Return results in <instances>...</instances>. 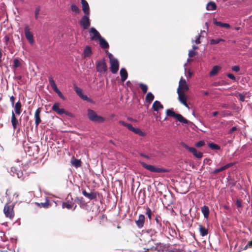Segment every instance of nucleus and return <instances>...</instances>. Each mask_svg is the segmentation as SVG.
Listing matches in <instances>:
<instances>
[{
  "label": "nucleus",
  "instance_id": "nucleus-1",
  "mask_svg": "<svg viewBox=\"0 0 252 252\" xmlns=\"http://www.w3.org/2000/svg\"><path fill=\"white\" fill-rule=\"evenodd\" d=\"M150 241H149L148 244L146 246V248H144V249L145 250V252H149L151 251V252H163L164 247V245L160 243H155L154 245L151 246L150 245Z\"/></svg>",
  "mask_w": 252,
  "mask_h": 252
},
{
  "label": "nucleus",
  "instance_id": "nucleus-2",
  "mask_svg": "<svg viewBox=\"0 0 252 252\" xmlns=\"http://www.w3.org/2000/svg\"><path fill=\"white\" fill-rule=\"evenodd\" d=\"M14 207L13 203H7L5 204L3 208V213L5 217L10 220H13L15 216Z\"/></svg>",
  "mask_w": 252,
  "mask_h": 252
},
{
  "label": "nucleus",
  "instance_id": "nucleus-3",
  "mask_svg": "<svg viewBox=\"0 0 252 252\" xmlns=\"http://www.w3.org/2000/svg\"><path fill=\"white\" fill-rule=\"evenodd\" d=\"M88 117L90 120L92 122L98 123H102L105 121V118L97 115L94 110H88Z\"/></svg>",
  "mask_w": 252,
  "mask_h": 252
},
{
  "label": "nucleus",
  "instance_id": "nucleus-4",
  "mask_svg": "<svg viewBox=\"0 0 252 252\" xmlns=\"http://www.w3.org/2000/svg\"><path fill=\"white\" fill-rule=\"evenodd\" d=\"M140 163L143 168L152 172L165 173L168 172V170L165 168L157 167L152 165L147 164L143 161H140Z\"/></svg>",
  "mask_w": 252,
  "mask_h": 252
},
{
  "label": "nucleus",
  "instance_id": "nucleus-5",
  "mask_svg": "<svg viewBox=\"0 0 252 252\" xmlns=\"http://www.w3.org/2000/svg\"><path fill=\"white\" fill-rule=\"evenodd\" d=\"M166 115L169 117H172L178 120L180 122L184 124H188L189 122L184 118L182 115L176 113L172 109H168L166 111Z\"/></svg>",
  "mask_w": 252,
  "mask_h": 252
},
{
  "label": "nucleus",
  "instance_id": "nucleus-6",
  "mask_svg": "<svg viewBox=\"0 0 252 252\" xmlns=\"http://www.w3.org/2000/svg\"><path fill=\"white\" fill-rule=\"evenodd\" d=\"M119 124L126 127L129 130L133 132L135 134H138L141 136H145L146 135L145 133L142 131L140 129L133 127L132 125L130 124L126 123L123 121H119Z\"/></svg>",
  "mask_w": 252,
  "mask_h": 252
},
{
  "label": "nucleus",
  "instance_id": "nucleus-7",
  "mask_svg": "<svg viewBox=\"0 0 252 252\" xmlns=\"http://www.w3.org/2000/svg\"><path fill=\"white\" fill-rule=\"evenodd\" d=\"M96 70L101 73L104 74L107 70V66L104 59L97 61L96 62Z\"/></svg>",
  "mask_w": 252,
  "mask_h": 252
},
{
  "label": "nucleus",
  "instance_id": "nucleus-8",
  "mask_svg": "<svg viewBox=\"0 0 252 252\" xmlns=\"http://www.w3.org/2000/svg\"><path fill=\"white\" fill-rule=\"evenodd\" d=\"M181 145L185 149L189 150L190 153H191L194 157L197 158H200L203 157V153L200 152H197L196 149L193 147H190L188 145H187L184 142H181Z\"/></svg>",
  "mask_w": 252,
  "mask_h": 252
},
{
  "label": "nucleus",
  "instance_id": "nucleus-9",
  "mask_svg": "<svg viewBox=\"0 0 252 252\" xmlns=\"http://www.w3.org/2000/svg\"><path fill=\"white\" fill-rule=\"evenodd\" d=\"M89 15V14H85L79 21V24L85 30L88 29L91 25Z\"/></svg>",
  "mask_w": 252,
  "mask_h": 252
},
{
  "label": "nucleus",
  "instance_id": "nucleus-10",
  "mask_svg": "<svg viewBox=\"0 0 252 252\" xmlns=\"http://www.w3.org/2000/svg\"><path fill=\"white\" fill-rule=\"evenodd\" d=\"M155 220L156 221V228L157 230L160 232H162L164 231L165 226L163 223L162 222V219L160 216L157 215L155 217Z\"/></svg>",
  "mask_w": 252,
  "mask_h": 252
},
{
  "label": "nucleus",
  "instance_id": "nucleus-11",
  "mask_svg": "<svg viewBox=\"0 0 252 252\" xmlns=\"http://www.w3.org/2000/svg\"><path fill=\"white\" fill-rule=\"evenodd\" d=\"M110 63V70L112 73L115 74L116 73L119 68V61L117 59L116 60H111Z\"/></svg>",
  "mask_w": 252,
  "mask_h": 252
},
{
  "label": "nucleus",
  "instance_id": "nucleus-12",
  "mask_svg": "<svg viewBox=\"0 0 252 252\" xmlns=\"http://www.w3.org/2000/svg\"><path fill=\"white\" fill-rule=\"evenodd\" d=\"M189 89V88L187 84L186 81L182 77L179 81V85L177 89V92L180 91L182 92H184L188 91Z\"/></svg>",
  "mask_w": 252,
  "mask_h": 252
},
{
  "label": "nucleus",
  "instance_id": "nucleus-13",
  "mask_svg": "<svg viewBox=\"0 0 252 252\" xmlns=\"http://www.w3.org/2000/svg\"><path fill=\"white\" fill-rule=\"evenodd\" d=\"M24 32L27 39L31 44H32L34 42L32 33L30 32L29 27L27 25L24 28Z\"/></svg>",
  "mask_w": 252,
  "mask_h": 252
},
{
  "label": "nucleus",
  "instance_id": "nucleus-14",
  "mask_svg": "<svg viewBox=\"0 0 252 252\" xmlns=\"http://www.w3.org/2000/svg\"><path fill=\"white\" fill-rule=\"evenodd\" d=\"M4 42L5 43L7 48L9 50L11 53H13V48L12 46V41L13 42V39L10 40V35L6 34L4 37Z\"/></svg>",
  "mask_w": 252,
  "mask_h": 252
},
{
  "label": "nucleus",
  "instance_id": "nucleus-15",
  "mask_svg": "<svg viewBox=\"0 0 252 252\" xmlns=\"http://www.w3.org/2000/svg\"><path fill=\"white\" fill-rule=\"evenodd\" d=\"M90 34L92 40H98L101 36L98 32L94 27L90 29Z\"/></svg>",
  "mask_w": 252,
  "mask_h": 252
},
{
  "label": "nucleus",
  "instance_id": "nucleus-16",
  "mask_svg": "<svg viewBox=\"0 0 252 252\" xmlns=\"http://www.w3.org/2000/svg\"><path fill=\"white\" fill-rule=\"evenodd\" d=\"M135 224L137 227L139 229H141L143 227L144 223L145 222V217L143 214H140L138 216L137 220H135Z\"/></svg>",
  "mask_w": 252,
  "mask_h": 252
},
{
  "label": "nucleus",
  "instance_id": "nucleus-17",
  "mask_svg": "<svg viewBox=\"0 0 252 252\" xmlns=\"http://www.w3.org/2000/svg\"><path fill=\"white\" fill-rule=\"evenodd\" d=\"M178 94V99L180 102L182 103L185 107L189 108L188 104L187 102V97L184 92H182L180 91L177 92Z\"/></svg>",
  "mask_w": 252,
  "mask_h": 252
},
{
  "label": "nucleus",
  "instance_id": "nucleus-18",
  "mask_svg": "<svg viewBox=\"0 0 252 252\" xmlns=\"http://www.w3.org/2000/svg\"><path fill=\"white\" fill-rule=\"evenodd\" d=\"M41 112V108H38L34 113V118H35V124L36 127H38L39 124L41 122V120L40 118V114Z\"/></svg>",
  "mask_w": 252,
  "mask_h": 252
},
{
  "label": "nucleus",
  "instance_id": "nucleus-19",
  "mask_svg": "<svg viewBox=\"0 0 252 252\" xmlns=\"http://www.w3.org/2000/svg\"><path fill=\"white\" fill-rule=\"evenodd\" d=\"M82 193L85 197L89 198L90 200L95 199L97 198V193L95 192H91L88 193L85 189H82Z\"/></svg>",
  "mask_w": 252,
  "mask_h": 252
},
{
  "label": "nucleus",
  "instance_id": "nucleus-20",
  "mask_svg": "<svg viewBox=\"0 0 252 252\" xmlns=\"http://www.w3.org/2000/svg\"><path fill=\"white\" fill-rule=\"evenodd\" d=\"M11 171L13 172L14 176L16 175L18 178L21 179V180H24L25 177L24 176L23 171L21 170H19L15 167H12Z\"/></svg>",
  "mask_w": 252,
  "mask_h": 252
},
{
  "label": "nucleus",
  "instance_id": "nucleus-21",
  "mask_svg": "<svg viewBox=\"0 0 252 252\" xmlns=\"http://www.w3.org/2000/svg\"><path fill=\"white\" fill-rule=\"evenodd\" d=\"M52 109L59 115H62L65 112L64 109L59 108V104L58 103H54Z\"/></svg>",
  "mask_w": 252,
  "mask_h": 252
},
{
  "label": "nucleus",
  "instance_id": "nucleus-22",
  "mask_svg": "<svg viewBox=\"0 0 252 252\" xmlns=\"http://www.w3.org/2000/svg\"><path fill=\"white\" fill-rule=\"evenodd\" d=\"M152 108L155 111L158 112V110L163 108V106L160 101L156 100L152 105Z\"/></svg>",
  "mask_w": 252,
  "mask_h": 252
},
{
  "label": "nucleus",
  "instance_id": "nucleus-23",
  "mask_svg": "<svg viewBox=\"0 0 252 252\" xmlns=\"http://www.w3.org/2000/svg\"><path fill=\"white\" fill-rule=\"evenodd\" d=\"M81 3L82 5V10L85 14H90V8L87 1L86 0H82Z\"/></svg>",
  "mask_w": 252,
  "mask_h": 252
},
{
  "label": "nucleus",
  "instance_id": "nucleus-24",
  "mask_svg": "<svg viewBox=\"0 0 252 252\" xmlns=\"http://www.w3.org/2000/svg\"><path fill=\"white\" fill-rule=\"evenodd\" d=\"M11 124L13 126V129H16L17 126V125L18 124V121L15 116V114L13 111H12V113H11Z\"/></svg>",
  "mask_w": 252,
  "mask_h": 252
},
{
  "label": "nucleus",
  "instance_id": "nucleus-25",
  "mask_svg": "<svg viewBox=\"0 0 252 252\" xmlns=\"http://www.w3.org/2000/svg\"><path fill=\"white\" fill-rule=\"evenodd\" d=\"M213 23L215 25L222 27V28H224L226 29H229L230 27V26L229 24H228L227 23H222L221 22L217 21V19L215 18L213 19Z\"/></svg>",
  "mask_w": 252,
  "mask_h": 252
},
{
  "label": "nucleus",
  "instance_id": "nucleus-26",
  "mask_svg": "<svg viewBox=\"0 0 252 252\" xmlns=\"http://www.w3.org/2000/svg\"><path fill=\"white\" fill-rule=\"evenodd\" d=\"M100 47L103 49L108 48L109 46L107 41L102 36L98 39Z\"/></svg>",
  "mask_w": 252,
  "mask_h": 252
},
{
  "label": "nucleus",
  "instance_id": "nucleus-27",
  "mask_svg": "<svg viewBox=\"0 0 252 252\" xmlns=\"http://www.w3.org/2000/svg\"><path fill=\"white\" fill-rule=\"evenodd\" d=\"M14 109L16 114L20 115L22 112V104L21 102L19 100L14 105Z\"/></svg>",
  "mask_w": 252,
  "mask_h": 252
},
{
  "label": "nucleus",
  "instance_id": "nucleus-28",
  "mask_svg": "<svg viewBox=\"0 0 252 252\" xmlns=\"http://www.w3.org/2000/svg\"><path fill=\"white\" fill-rule=\"evenodd\" d=\"M120 75L121 77L122 81V82L125 81L128 77V73L127 72L126 70L124 68H122L120 70Z\"/></svg>",
  "mask_w": 252,
  "mask_h": 252
},
{
  "label": "nucleus",
  "instance_id": "nucleus-29",
  "mask_svg": "<svg viewBox=\"0 0 252 252\" xmlns=\"http://www.w3.org/2000/svg\"><path fill=\"white\" fill-rule=\"evenodd\" d=\"M154 98V95L151 92H148L145 97V101L150 104L153 101Z\"/></svg>",
  "mask_w": 252,
  "mask_h": 252
},
{
  "label": "nucleus",
  "instance_id": "nucleus-30",
  "mask_svg": "<svg viewBox=\"0 0 252 252\" xmlns=\"http://www.w3.org/2000/svg\"><path fill=\"white\" fill-rule=\"evenodd\" d=\"M217 8V5L215 2L211 1H209L207 5L206 9L207 10H214Z\"/></svg>",
  "mask_w": 252,
  "mask_h": 252
},
{
  "label": "nucleus",
  "instance_id": "nucleus-31",
  "mask_svg": "<svg viewBox=\"0 0 252 252\" xmlns=\"http://www.w3.org/2000/svg\"><path fill=\"white\" fill-rule=\"evenodd\" d=\"M220 69V66L218 65L214 66L210 72V75L212 76L216 75Z\"/></svg>",
  "mask_w": 252,
  "mask_h": 252
},
{
  "label": "nucleus",
  "instance_id": "nucleus-32",
  "mask_svg": "<svg viewBox=\"0 0 252 252\" xmlns=\"http://www.w3.org/2000/svg\"><path fill=\"white\" fill-rule=\"evenodd\" d=\"M199 230L200 235L203 237L206 236L208 234V229H206L204 226H202V225H199Z\"/></svg>",
  "mask_w": 252,
  "mask_h": 252
},
{
  "label": "nucleus",
  "instance_id": "nucleus-33",
  "mask_svg": "<svg viewBox=\"0 0 252 252\" xmlns=\"http://www.w3.org/2000/svg\"><path fill=\"white\" fill-rule=\"evenodd\" d=\"M92 54V52L91 48L89 46H87L84 50V57H89L91 56Z\"/></svg>",
  "mask_w": 252,
  "mask_h": 252
},
{
  "label": "nucleus",
  "instance_id": "nucleus-34",
  "mask_svg": "<svg viewBox=\"0 0 252 252\" xmlns=\"http://www.w3.org/2000/svg\"><path fill=\"white\" fill-rule=\"evenodd\" d=\"M201 212L205 218H208L209 214V209L207 206H203L201 208Z\"/></svg>",
  "mask_w": 252,
  "mask_h": 252
},
{
  "label": "nucleus",
  "instance_id": "nucleus-35",
  "mask_svg": "<svg viewBox=\"0 0 252 252\" xmlns=\"http://www.w3.org/2000/svg\"><path fill=\"white\" fill-rule=\"evenodd\" d=\"M74 203L70 202L69 200H67L66 202H63L62 203V207L63 208H67L68 209H71L73 206Z\"/></svg>",
  "mask_w": 252,
  "mask_h": 252
},
{
  "label": "nucleus",
  "instance_id": "nucleus-36",
  "mask_svg": "<svg viewBox=\"0 0 252 252\" xmlns=\"http://www.w3.org/2000/svg\"><path fill=\"white\" fill-rule=\"evenodd\" d=\"M71 164L76 168L79 167L81 166V161L80 159H78L73 158L71 161Z\"/></svg>",
  "mask_w": 252,
  "mask_h": 252
},
{
  "label": "nucleus",
  "instance_id": "nucleus-37",
  "mask_svg": "<svg viewBox=\"0 0 252 252\" xmlns=\"http://www.w3.org/2000/svg\"><path fill=\"white\" fill-rule=\"evenodd\" d=\"M49 84L51 85L52 89L54 91L56 89H57V86L53 79V78L52 76H50L49 77Z\"/></svg>",
  "mask_w": 252,
  "mask_h": 252
},
{
  "label": "nucleus",
  "instance_id": "nucleus-38",
  "mask_svg": "<svg viewBox=\"0 0 252 252\" xmlns=\"http://www.w3.org/2000/svg\"><path fill=\"white\" fill-rule=\"evenodd\" d=\"M139 86L140 87L143 94L147 93L148 89L147 85L141 83L139 84Z\"/></svg>",
  "mask_w": 252,
  "mask_h": 252
},
{
  "label": "nucleus",
  "instance_id": "nucleus-39",
  "mask_svg": "<svg viewBox=\"0 0 252 252\" xmlns=\"http://www.w3.org/2000/svg\"><path fill=\"white\" fill-rule=\"evenodd\" d=\"M208 146L212 150H219L220 149V147L218 145L213 143H209L208 144Z\"/></svg>",
  "mask_w": 252,
  "mask_h": 252
},
{
  "label": "nucleus",
  "instance_id": "nucleus-40",
  "mask_svg": "<svg viewBox=\"0 0 252 252\" xmlns=\"http://www.w3.org/2000/svg\"><path fill=\"white\" fill-rule=\"evenodd\" d=\"M71 9L76 14L79 13L80 12L79 8L74 3L71 5Z\"/></svg>",
  "mask_w": 252,
  "mask_h": 252
},
{
  "label": "nucleus",
  "instance_id": "nucleus-41",
  "mask_svg": "<svg viewBox=\"0 0 252 252\" xmlns=\"http://www.w3.org/2000/svg\"><path fill=\"white\" fill-rule=\"evenodd\" d=\"M145 214L148 216V219L150 220L152 219V212L151 209L149 207H147L146 209Z\"/></svg>",
  "mask_w": 252,
  "mask_h": 252
},
{
  "label": "nucleus",
  "instance_id": "nucleus-42",
  "mask_svg": "<svg viewBox=\"0 0 252 252\" xmlns=\"http://www.w3.org/2000/svg\"><path fill=\"white\" fill-rule=\"evenodd\" d=\"M41 8L40 6H37L35 8V10L34 11V15H35V19L36 20H37L39 17V12L40 11Z\"/></svg>",
  "mask_w": 252,
  "mask_h": 252
},
{
  "label": "nucleus",
  "instance_id": "nucleus-43",
  "mask_svg": "<svg viewBox=\"0 0 252 252\" xmlns=\"http://www.w3.org/2000/svg\"><path fill=\"white\" fill-rule=\"evenodd\" d=\"M75 201L80 205L83 204L85 203L84 198L82 197H77L74 199Z\"/></svg>",
  "mask_w": 252,
  "mask_h": 252
},
{
  "label": "nucleus",
  "instance_id": "nucleus-44",
  "mask_svg": "<svg viewBox=\"0 0 252 252\" xmlns=\"http://www.w3.org/2000/svg\"><path fill=\"white\" fill-rule=\"evenodd\" d=\"M21 63L18 59H15L13 60V67L16 68L21 65Z\"/></svg>",
  "mask_w": 252,
  "mask_h": 252
},
{
  "label": "nucleus",
  "instance_id": "nucleus-45",
  "mask_svg": "<svg viewBox=\"0 0 252 252\" xmlns=\"http://www.w3.org/2000/svg\"><path fill=\"white\" fill-rule=\"evenodd\" d=\"M225 170L224 166H222L219 168H217L213 171L211 173L212 174H218V173L221 172L223 170Z\"/></svg>",
  "mask_w": 252,
  "mask_h": 252
},
{
  "label": "nucleus",
  "instance_id": "nucleus-46",
  "mask_svg": "<svg viewBox=\"0 0 252 252\" xmlns=\"http://www.w3.org/2000/svg\"><path fill=\"white\" fill-rule=\"evenodd\" d=\"M224 40L222 39H212L210 40V43L211 44H217L219 43L220 41H223Z\"/></svg>",
  "mask_w": 252,
  "mask_h": 252
},
{
  "label": "nucleus",
  "instance_id": "nucleus-47",
  "mask_svg": "<svg viewBox=\"0 0 252 252\" xmlns=\"http://www.w3.org/2000/svg\"><path fill=\"white\" fill-rule=\"evenodd\" d=\"M54 91L58 94L59 96L63 100L65 99V97L62 93V92L57 88L54 90Z\"/></svg>",
  "mask_w": 252,
  "mask_h": 252
},
{
  "label": "nucleus",
  "instance_id": "nucleus-48",
  "mask_svg": "<svg viewBox=\"0 0 252 252\" xmlns=\"http://www.w3.org/2000/svg\"><path fill=\"white\" fill-rule=\"evenodd\" d=\"M147 235H154L157 233V231L155 229H149L146 230Z\"/></svg>",
  "mask_w": 252,
  "mask_h": 252
},
{
  "label": "nucleus",
  "instance_id": "nucleus-49",
  "mask_svg": "<svg viewBox=\"0 0 252 252\" xmlns=\"http://www.w3.org/2000/svg\"><path fill=\"white\" fill-rule=\"evenodd\" d=\"M75 91L76 92V93H77V94L79 96H80L81 95L83 94H82V91L81 89L78 88V87H75Z\"/></svg>",
  "mask_w": 252,
  "mask_h": 252
},
{
  "label": "nucleus",
  "instance_id": "nucleus-50",
  "mask_svg": "<svg viewBox=\"0 0 252 252\" xmlns=\"http://www.w3.org/2000/svg\"><path fill=\"white\" fill-rule=\"evenodd\" d=\"M205 145V142L203 141H199L195 143V146L197 147H201Z\"/></svg>",
  "mask_w": 252,
  "mask_h": 252
},
{
  "label": "nucleus",
  "instance_id": "nucleus-51",
  "mask_svg": "<svg viewBox=\"0 0 252 252\" xmlns=\"http://www.w3.org/2000/svg\"><path fill=\"white\" fill-rule=\"evenodd\" d=\"M49 206V202L48 200L46 201L44 203H41V206L44 207L45 208H47Z\"/></svg>",
  "mask_w": 252,
  "mask_h": 252
},
{
  "label": "nucleus",
  "instance_id": "nucleus-52",
  "mask_svg": "<svg viewBox=\"0 0 252 252\" xmlns=\"http://www.w3.org/2000/svg\"><path fill=\"white\" fill-rule=\"evenodd\" d=\"M126 85L127 86V87H129L131 90L133 89V85L132 83L130 81H127Z\"/></svg>",
  "mask_w": 252,
  "mask_h": 252
},
{
  "label": "nucleus",
  "instance_id": "nucleus-53",
  "mask_svg": "<svg viewBox=\"0 0 252 252\" xmlns=\"http://www.w3.org/2000/svg\"><path fill=\"white\" fill-rule=\"evenodd\" d=\"M238 128L237 126H233L228 131V134H232L234 132L237 131Z\"/></svg>",
  "mask_w": 252,
  "mask_h": 252
},
{
  "label": "nucleus",
  "instance_id": "nucleus-54",
  "mask_svg": "<svg viewBox=\"0 0 252 252\" xmlns=\"http://www.w3.org/2000/svg\"><path fill=\"white\" fill-rule=\"evenodd\" d=\"M248 248H252V240L249 241L248 244L245 246V247L244 248L243 250H246Z\"/></svg>",
  "mask_w": 252,
  "mask_h": 252
},
{
  "label": "nucleus",
  "instance_id": "nucleus-55",
  "mask_svg": "<svg viewBox=\"0 0 252 252\" xmlns=\"http://www.w3.org/2000/svg\"><path fill=\"white\" fill-rule=\"evenodd\" d=\"M15 97L13 95L10 96V101L12 107L14 105Z\"/></svg>",
  "mask_w": 252,
  "mask_h": 252
},
{
  "label": "nucleus",
  "instance_id": "nucleus-56",
  "mask_svg": "<svg viewBox=\"0 0 252 252\" xmlns=\"http://www.w3.org/2000/svg\"><path fill=\"white\" fill-rule=\"evenodd\" d=\"M238 96H239V100L243 102V101H245V95H244V94H239Z\"/></svg>",
  "mask_w": 252,
  "mask_h": 252
},
{
  "label": "nucleus",
  "instance_id": "nucleus-57",
  "mask_svg": "<svg viewBox=\"0 0 252 252\" xmlns=\"http://www.w3.org/2000/svg\"><path fill=\"white\" fill-rule=\"evenodd\" d=\"M235 162H230V163H229L227 164H226L225 165H224V167L225 168V169H228V168L233 166L234 164H235Z\"/></svg>",
  "mask_w": 252,
  "mask_h": 252
},
{
  "label": "nucleus",
  "instance_id": "nucleus-58",
  "mask_svg": "<svg viewBox=\"0 0 252 252\" xmlns=\"http://www.w3.org/2000/svg\"><path fill=\"white\" fill-rule=\"evenodd\" d=\"M195 55V52L194 51L191 50V51H189V57H193Z\"/></svg>",
  "mask_w": 252,
  "mask_h": 252
},
{
  "label": "nucleus",
  "instance_id": "nucleus-59",
  "mask_svg": "<svg viewBox=\"0 0 252 252\" xmlns=\"http://www.w3.org/2000/svg\"><path fill=\"white\" fill-rule=\"evenodd\" d=\"M232 69L236 72H238L240 70V67L239 66L235 65L232 67Z\"/></svg>",
  "mask_w": 252,
  "mask_h": 252
},
{
  "label": "nucleus",
  "instance_id": "nucleus-60",
  "mask_svg": "<svg viewBox=\"0 0 252 252\" xmlns=\"http://www.w3.org/2000/svg\"><path fill=\"white\" fill-rule=\"evenodd\" d=\"M227 76L228 77H229V78H230L232 80H235V77L234 76V75L233 74L228 73V74H227Z\"/></svg>",
  "mask_w": 252,
  "mask_h": 252
},
{
  "label": "nucleus",
  "instance_id": "nucleus-61",
  "mask_svg": "<svg viewBox=\"0 0 252 252\" xmlns=\"http://www.w3.org/2000/svg\"><path fill=\"white\" fill-rule=\"evenodd\" d=\"M200 35H198V36H196V39L195 40V42L196 44H198L200 43Z\"/></svg>",
  "mask_w": 252,
  "mask_h": 252
},
{
  "label": "nucleus",
  "instance_id": "nucleus-62",
  "mask_svg": "<svg viewBox=\"0 0 252 252\" xmlns=\"http://www.w3.org/2000/svg\"><path fill=\"white\" fill-rule=\"evenodd\" d=\"M236 204L237 207L240 208L242 207L241 201L239 200H237Z\"/></svg>",
  "mask_w": 252,
  "mask_h": 252
},
{
  "label": "nucleus",
  "instance_id": "nucleus-63",
  "mask_svg": "<svg viewBox=\"0 0 252 252\" xmlns=\"http://www.w3.org/2000/svg\"><path fill=\"white\" fill-rule=\"evenodd\" d=\"M140 156L141 157H142L145 158H148V159L150 158V157H149V156H148V155H145V154H143V153H140Z\"/></svg>",
  "mask_w": 252,
  "mask_h": 252
},
{
  "label": "nucleus",
  "instance_id": "nucleus-64",
  "mask_svg": "<svg viewBox=\"0 0 252 252\" xmlns=\"http://www.w3.org/2000/svg\"><path fill=\"white\" fill-rule=\"evenodd\" d=\"M63 114H65L67 116H70V117H72L73 116L72 113H71L70 112H69L68 111H66L65 110V112Z\"/></svg>",
  "mask_w": 252,
  "mask_h": 252
}]
</instances>
